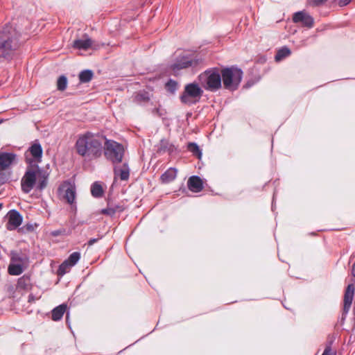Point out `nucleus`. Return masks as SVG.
<instances>
[{"label":"nucleus","mask_w":355,"mask_h":355,"mask_svg":"<svg viewBox=\"0 0 355 355\" xmlns=\"http://www.w3.org/2000/svg\"><path fill=\"white\" fill-rule=\"evenodd\" d=\"M53 235H54V236H58V235H59V232H58V231L54 232L53 233Z\"/></svg>","instance_id":"ea45409f"},{"label":"nucleus","mask_w":355,"mask_h":355,"mask_svg":"<svg viewBox=\"0 0 355 355\" xmlns=\"http://www.w3.org/2000/svg\"><path fill=\"white\" fill-rule=\"evenodd\" d=\"M24 264L20 263H10L8 266V273L11 275H19L24 271Z\"/></svg>","instance_id":"412c9836"},{"label":"nucleus","mask_w":355,"mask_h":355,"mask_svg":"<svg viewBox=\"0 0 355 355\" xmlns=\"http://www.w3.org/2000/svg\"><path fill=\"white\" fill-rule=\"evenodd\" d=\"M116 212V209L112 207H107L105 209H103L101 211V214H105L107 216H113Z\"/></svg>","instance_id":"473e14b6"},{"label":"nucleus","mask_w":355,"mask_h":355,"mask_svg":"<svg viewBox=\"0 0 355 355\" xmlns=\"http://www.w3.org/2000/svg\"><path fill=\"white\" fill-rule=\"evenodd\" d=\"M2 207H3V204L0 203V210L1 209Z\"/></svg>","instance_id":"79ce46f5"},{"label":"nucleus","mask_w":355,"mask_h":355,"mask_svg":"<svg viewBox=\"0 0 355 355\" xmlns=\"http://www.w3.org/2000/svg\"><path fill=\"white\" fill-rule=\"evenodd\" d=\"M69 320V313H67V322H68Z\"/></svg>","instance_id":"a19ab883"},{"label":"nucleus","mask_w":355,"mask_h":355,"mask_svg":"<svg viewBox=\"0 0 355 355\" xmlns=\"http://www.w3.org/2000/svg\"><path fill=\"white\" fill-rule=\"evenodd\" d=\"M67 86V78L64 76L59 77L57 81V88L60 91H64Z\"/></svg>","instance_id":"c85d7f7f"},{"label":"nucleus","mask_w":355,"mask_h":355,"mask_svg":"<svg viewBox=\"0 0 355 355\" xmlns=\"http://www.w3.org/2000/svg\"><path fill=\"white\" fill-rule=\"evenodd\" d=\"M32 300H34L33 296L30 295L28 297V302H31Z\"/></svg>","instance_id":"58836bf2"},{"label":"nucleus","mask_w":355,"mask_h":355,"mask_svg":"<svg viewBox=\"0 0 355 355\" xmlns=\"http://www.w3.org/2000/svg\"><path fill=\"white\" fill-rule=\"evenodd\" d=\"M291 53V50L288 47L284 46L277 51L275 59L276 61L279 62L288 57Z\"/></svg>","instance_id":"4be33fe9"},{"label":"nucleus","mask_w":355,"mask_h":355,"mask_svg":"<svg viewBox=\"0 0 355 355\" xmlns=\"http://www.w3.org/2000/svg\"><path fill=\"white\" fill-rule=\"evenodd\" d=\"M80 258V254L78 252H74L71 254L67 261L71 264V266H75Z\"/></svg>","instance_id":"c756f323"},{"label":"nucleus","mask_w":355,"mask_h":355,"mask_svg":"<svg viewBox=\"0 0 355 355\" xmlns=\"http://www.w3.org/2000/svg\"><path fill=\"white\" fill-rule=\"evenodd\" d=\"M67 305L60 304L52 310V320L54 321L60 320L67 310Z\"/></svg>","instance_id":"a211bd4d"},{"label":"nucleus","mask_w":355,"mask_h":355,"mask_svg":"<svg viewBox=\"0 0 355 355\" xmlns=\"http://www.w3.org/2000/svg\"><path fill=\"white\" fill-rule=\"evenodd\" d=\"M19 33L11 26L6 25L0 31V57H11L19 45Z\"/></svg>","instance_id":"f03ea898"},{"label":"nucleus","mask_w":355,"mask_h":355,"mask_svg":"<svg viewBox=\"0 0 355 355\" xmlns=\"http://www.w3.org/2000/svg\"><path fill=\"white\" fill-rule=\"evenodd\" d=\"M104 137L91 132L79 135L75 143L78 155L89 160L99 158L103 154Z\"/></svg>","instance_id":"f257e3e1"},{"label":"nucleus","mask_w":355,"mask_h":355,"mask_svg":"<svg viewBox=\"0 0 355 355\" xmlns=\"http://www.w3.org/2000/svg\"><path fill=\"white\" fill-rule=\"evenodd\" d=\"M174 146L167 139H162L159 144L157 151L160 153L168 152L172 153Z\"/></svg>","instance_id":"aec40b11"},{"label":"nucleus","mask_w":355,"mask_h":355,"mask_svg":"<svg viewBox=\"0 0 355 355\" xmlns=\"http://www.w3.org/2000/svg\"><path fill=\"white\" fill-rule=\"evenodd\" d=\"M103 142V152L105 158L113 164L121 163L125 152L123 145L114 140L107 139L105 137Z\"/></svg>","instance_id":"423d86ee"},{"label":"nucleus","mask_w":355,"mask_h":355,"mask_svg":"<svg viewBox=\"0 0 355 355\" xmlns=\"http://www.w3.org/2000/svg\"><path fill=\"white\" fill-rule=\"evenodd\" d=\"M38 182L36 186L37 189L40 191L43 190L47 184V176L43 173L39 178H37Z\"/></svg>","instance_id":"cd10ccee"},{"label":"nucleus","mask_w":355,"mask_h":355,"mask_svg":"<svg viewBox=\"0 0 355 355\" xmlns=\"http://www.w3.org/2000/svg\"><path fill=\"white\" fill-rule=\"evenodd\" d=\"M187 149L189 151L193 153V155L200 158L202 156V152L199 146L193 142L189 143L187 145Z\"/></svg>","instance_id":"a878e982"},{"label":"nucleus","mask_w":355,"mask_h":355,"mask_svg":"<svg viewBox=\"0 0 355 355\" xmlns=\"http://www.w3.org/2000/svg\"><path fill=\"white\" fill-rule=\"evenodd\" d=\"M352 275L355 277V263L353 264L352 266Z\"/></svg>","instance_id":"4c0bfd02"},{"label":"nucleus","mask_w":355,"mask_h":355,"mask_svg":"<svg viewBox=\"0 0 355 355\" xmlns=\"http://www.w3.org/2000/svg\"><path fill=\"white\" fill-rule=\"evenodd\" d=\"M293 21L295 23H300L302 26L311 28L313 24V19L307 12L299 11L295 12L293 17Z\"/></svg>","instance_id":"ddd939ff"},{"label":"nucleus","mask_w":355,"mask_h":355,"mask_svg":"<svg viewBox=\"0 0 355 355\" xmlns=\"http://www.w3.org/2000/svg\"><path fill=\"white\" fill-rule=\"evenodd\" d=\"M338 3L340 6H346L348 3H349L352 0H338Z\"/></svg>","instance_id":"72a5a7b5"},{"label":"nucleus","mask_w":355,"mask_h":355,"mask_svg":"<svg viewBox=\"0 0 355 355\" xmlns=\"http://www.w3.org/2000/svg\"><path fill=\"white\" fill-rule=\"evenodd\" d=\"M42 174V171L38 166L28 167L21 180L22 191L25 193H30L36 185L37 178Z\"/></svg>","instance_id":"6e6552de"},{"label":"nucleus","mask_w":355,"mask_h":355,"mask_svg":"<svg viewBox=\"0 0 355 355\" xmlns=\"http://www.w3.org/2000/svg\"><path fill=\"white\" fill-rule=\"evenodd\" d=\"M92 195L95 198H100L103 196V190L98 182H94L91 187Z\"/></svg>","instance_id":"b1692460"},{"label":"nucleus","mask_w":355,"mask_h":355,"mask_svg":"<svg viewBox=\"0 0 355 355\" xmlns=\"http://www.w3.org/2000/svg\"><path fill=\"white\" fill-rule=\"evenodd\" d=\"M100 239H101V238H97V239H91L88 241V243H87L88 245H89V246L92 245L94 243H95L96 242H97Z\"/></svg>","instance_id":"c9c22d12"},{"label":"nucleus","mask_w":355,"mask_h":355,"mask_svg":"<svg viewBox=\"0 0 355 355\" xmlns=\"http://www.w3.org/2000/svg\"><path fill=\"white\" fill-rule=\"evenodd\" d=\"M17 163V155L12 153H0V171H5Z\"/></svg>","instance_id":"f8f14e48"},{"label":"nucleus","mask_w":355,"mask_h":355,"mask_svg":"<svg viewBox=\"0 0 355 355\" xmlns=\"http://www.w3.org/2000/svg\"><path fill=\"white\" fill-rule=\"evenodd\" d=\"M29 152L31 155L37 161H40L42 155V148L39 143L33 144L29 148Z\"/></svg>","instance_id":"6ab92c4d"},{"label":"nucleus","mask_w":355,"mask_h":355,"mask_svg":"<svg viewBox=\"0 0 355 355\" xmlns=\"http://www.w3.org/2000/svg\"><path fill=\"white\" fill-rule=\"evenodd\" d=\"M27 259L26 257L21 256L18 253H12L11 262L10 263H20L24 264Z\"/></svg>","instance_id":"7c9ffc66"},{"label":"nucleus","mask_w":355,"mask_h":355,"mask_svg":"<svg viewBox=\"0 0 355 355\" xmlns=\"http://www.w3.org/2000/svg\"><path fill=\"white\" fill-rule=\"evenodd\" d=\"M167 90L173 94L177 89L178 84L175 81L170 80L166 85Z\"/></svg>","instance_id":"2f4dec72"},{"label":"nucleus","mask_w":355,"mask_h":355,"mask_svg":"<svg viewBox=\"0 0 355 355\" xmlns=\"http://www.w3.org/2000/svg\"><path fill=\"white\" fill-rule=\"evenodd\" d=\"M114 178H119L121 180H127L130 176V168L127 163H123L121 166L114 164Z\"/></svg>","instance_id":"2eb2a0df"},{"label":"nucleus","mask_w":355,"mask_h":355,"mask_svg":"<svg viewBox=\"0 0 355 355\" xmlns=\"http://www.w3.org/2000/svg\"><path fill=\"white\" fill-rule=\"evenodd\" d=\"M203 90L198 84L195 83H189L185 85L180 99L183 104L191 105L198 103L201 98Z\"/></svg>","instance_id":"0eeeda50"},{"label":"nucleus","mask_w":355,"mask_h":355,"mask_svg":"<svg viewBox=\"0 0 355 355\" xmlns=\"http://www.w3.org/2000/svg\"><path fill=\"white\" fill-rule=\"evenodd\" d=\"M149 100L148 93L144 91L137 94L134 98V101L138 104L148 102Z\"/></svg>","instance_id":"5701e85b"},{"label":"nucleus","mask_w":355,"mask_h":355,"mask_svg":"<svg viewBox=\"0 0 355 355\" xmlns=\"http://www.w3.org/2000/svg\"><path fill=\"white\" fill-rule=\"evenodd\" d=\"M72 46L78 50L87 51L90 48L93 49H98L99 44H94L92 40L90 39L87 35H84L82 39H78L73 41Z\"/></svg>","instance_id":"9d476101"},{"label":"nucleus","mask_w":355,"mask_h":355,"mask_svg":"<svg viewBox=\"0 0 355 355\" xmlns=\"http://www.w3.org/2000/svg\"><path fill=\"white\" fill-rule=\"evenodd\" d=\"M327 1V0H314V3H315V5L318 6V5L322 4L323 3H324Z\"/></svg>","instance_id":"e433bc0d"},{"label":"nucleus","mask_w":355,"mask_h":355,"mask_svg":"<svg viewBox=\"0 0 355 355\" xmlns=\"http://www.w3.org/2000/svg\"><path fill=\"white\" fill-rule=\"evenodd\" d=\"M7 217L8 221L6 226L8 230H15L17 227L21 225L22 223V216L15 209L10 210L8 213Z\"/></svg>","instance_id":"9b49d317"},{"label":"nucleus","mask_w":355,"mask_h":355,"mask_svg":"<svg viewBox=\"0 0 355 355\" xmlns=\"http://www.w3.org/2000/svg\"><path fill=\"white\" fill-rule=\"evenodd\" d=\"M355 288L353 284H349L345 290V293L344 295V306H343V313L347 314L351 307L354 295Z\"/></svg>","instance_id":"4468645a"},{"label":"nucleus","mask_w":355,"mask_h":355,"mask_svg":"<svg viewBox=\"0 0 355 355\" xmlns=\"http://www.w3.org/2000/svg\"><path fill=\"white\" fill-rule=\"evenodd\" d=\"M331 347L330 346H327L322 355H331Z\"/></svg>","instance_id":"f704fd0d"},{"label":"nucleus","mask_w":355,"mask_h":355,"mask_svg":"<svg viewBox=\"0 0 355 355\" xmlns=\"http://www.w3.org/2000/svg\"><path fill=\"white\" fill-rule=\"evenodd\" d=\"M93 77V72L91 70H84L79 74V80L81 83H88Z\"/></svg>","instance_id":"393cba45"},{"label":"nucleus","mask_w":355,"mask_h":355,"mask_svg":"<svg viewBox=\"0 0 355 355\" xmlns=\"http://www.w3.org/2000/svg\"><path fill=\"white\" fill-rule=\"evenodd\" d=\"M223 86L226 89L234 91L238 89L242 78L243 71L235 66L225 67L221 70Z\"/></svg>","instance_id":"39448f33"},{"label":"nucleus","mask_w":355,"mask_h":355,"mask_svg":"<svg viewBox=\"0 0 355 355\" xmlns=\"http://www.w3.org/2000/svg\"><path fill=\"white\" fill-rule=\"evenodd\" d=\"M73 267L72 266H71V264L67 261L65 260L60 266H59V268L58 270V274L59 275H64V274H66L67 272H68L69 271V270L71 269V268Z\"/></svg>","instance_id":"bb28decb"},{"label":"nucleus","mask_w":355,"mask_h":355,"mask_svg":"<svg viewBox=\"0 0 355 355\" xmlns=\"http://www.w3.org/2000/svg\"><path fill=\"white\" fill-rule=\"evenodd\" d=\"M198 79L200 85L208 91L216 92L222 85L221 71L217 68L206 70L199 75Z\"/></svg>","instance_id":"20e7f679"},{"label":"nucleus","mask_w":355,"mask_h":355,"mask_svg":"<svg viewBox=\"0 0 355 355\" xmlns=\"http://www.w3.org/2000/svg\"><path fill=\"white\" fill-rule=\"evenodd\" d=\"M58 193L69 204L72 205L76 199V187L70 182L66 181L59 187Z\"/></svg>","instance_id":"1a4fd4ad"},{"label":"nucleus","mask_w":355,"mask_h":355,"mask_svg":"<svg viewBox=\"0 0 355 355\" xmlns=\"http://www.w3.org/2000/svg\"><path fill=\"white\" fill-rule=\"evenodd\" d=\"M187 186L190 191L196 193L200 192L203 188L202 180L196 175L189 178Z\"/></svg>","instance_id":"dca6fc26"},{"label":"nucleus","mask_w":355,"mask_h":355,"mask_svg":"<svg viewBox=\"0 0 355 355\" xmlns=\"http://www.w3.org/2000/svg\"><path fill=\"white\" fill-rule=\"evenodd\" d=\"M178 171L175 168H169L160 177L162 183H168L174 180L177 176Z\"/></svg>","instance_id":"f3484780"},{"label":"nucleus","mask_w":355,"mask_h":355,"mask_svg":"<svg viewBox=\"0 0 355 355\" xmlns=\"http://www.w3.org/2000/svg\"><path fill=\"white\" fill-rule=\"evenodd\" d=\"M202 62L203 59L199 55L188 52H181L178 54H175V59L173 62L171 64L170 68L174 73H176L182 69L189 67H197Z\"/></svg>","instance_id":"7ed1b4c3"}]
</instances>
